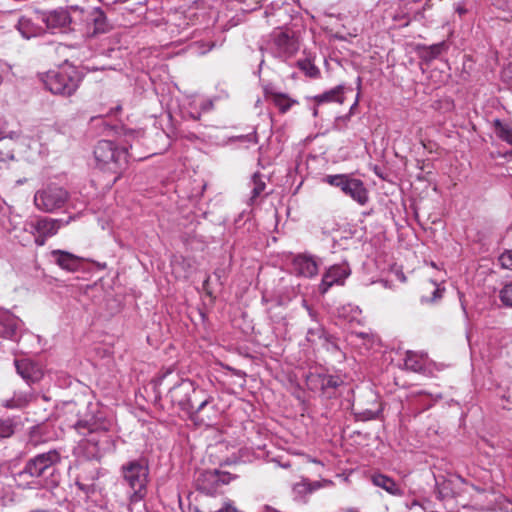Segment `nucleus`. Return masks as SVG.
Returning <instances> with one entry per match:
<instances>
[{
	"instance_id": "1",
	"label": "nucleus",
	"mask_w": 512,
	"mask_h": 512,
	"mask_svg": "<svg viewBox=\"0 0 512 512\" xmlns=\"http://www.w3.org/2000/svg\"><path fill=\"white\" fill-rule=\"evenodd\" d=\"M72 427L84 437L80 448L87 458L100 459L116 450V437L111 433L113 422L96 405L88 403L83 411L79 409Z\"/></svg>"
},
{
	"instance_id": "2",
	"label": "nucleus",
	"mask_w": 512,
	"mask_h": 512,
	"mask_svg": "<svg viewBox=\"0 0 512 512\" xmlns=\"http://www.w3.org/2000/svg\"><path fill=\"white\" fill-rule=\"evenodd\" d=\"M155 387L159 394L161 387H166V399L172 406H177L185 412L191 420L200 419L204 422L201 413L214 401V397L205 389L188 378H182L172 369L166 370L157 377Z\"/></svg>"
},
{
	"instance_id": "3",
	"label": "nucleus",
	"mask_w": 512,
	"mask_h": 512,
	"mask_svg": "<svg viewBox=\"0 0 512 512\" xmlns=\"http://www.w3.org/2000/svg\"><path fill=\"white\" fill-rule=\"evenodd\" d=\"M61 460L57 449L36 454L25 462L20 471L12 474L15 486L22 490L54 489L60 481L58 465Z\"/></svg>"
},
{
	"instance_id": "4",
	"label": "nucleus",
	"mask_w": 512,
	"mask_h": 512,
	"mask_svg": "<svg viewBox=\"0 0 512 512\" xmlns=\"http://www.w3.org/2000/svg\"><path fill=\"white\" fill-rule=\"evenodd\" d=\"M149 472V462L145 457L131 459L121 465L120 475L124 485L129 489V507L146 497Z\"/></svg>"
},
{
	"instance_id": "5",
	"label": "nucleus",
	"mask_w": 512,
	"mask_h": 512,
	"mask_svg": "<svg viewBox=\"0 0 512 512\" xmlns=\"http://www.w3.org/2000/svg\"><path fill=\"white\" fill-rule=\"evenodd\" d=\"M82 76L73 65H63L41 76L45 88L52 94L69 97L78 89Z\"/></svg>"
},
{
	"instance_id": "6",
	"label": "nucleus",
	"mask_w": 512,
	"mask_h": 512,
	"mask_svg": "<svg viewBox=\"0 0 512 512\" xmlns=\"http://www.w3.org/2000/svg\"><path fill=\"white\" fill-rule=\"evenodd\" d=\"M94 157L102 170L120 175L128 163V151L110 140H100L94 148ZM117 176L115 180L118 178Z\"/></svg>"
},
{
	"instance_id": "7",
	"label": "nucleus",
	"mask_w": 512,
	"mask_h": 512,
	"mask_svg": "<svg viewBox=\"0 0 512 512\" xmlns=\"http://www.w3.org/2000/svg\"><path fill=\"white\" fill-rule=\"evenodd\" d=\"M322 182L339 188L342 193L349 196L360 206H365L369 202V192L364 182L353 177L352 174L325 175Z\"/></svg>"
},
{
	"instance_id": "8",
	"label": "nucleus",
	"mask_w": 512,
	"mask_h": 512,
	"mask_svg": "<svg viewBox=\"0 0 512 512\" xmlns=\"http://www.w3.org/2000/svg\"><path fill=\"white\" fill-rule=\"evenodd\" d=\"M34 14L45 25L46 32L65 33L71 28L72 16L68 7H57L51 10L34 9Z\"/></svg>"
},
{
	"instance_id": "9",
	"label": "nucleus",
	"mask_w": 512,
	"mask_h": 512,
	"mask_svg": "<svg viewBox=\"0 0 512 512\" xmlns=\"http://www.w3.org/2000/svg\"><path fill=\"white\" fill-rule=\"evenodd\" d=\"M68 200V192L57 186H48L34 195V204L40 211L52 213L62 208Z\"/></svg>"
},
{
	"instance_id": "10",
	"label": "nucleus",
	"mask_w": 512,
	"mask_h": 512,
	"mask_svg": "<svg viewBox=\"0 0 512 512\" xmlns=\"http://www.w3.org/2000/svg\"><path fill=\"white\" fill-rule=\"evenodd\" d=\"M233 479L235 476L226 471L201 470L197 473L194 483L196 490L206 495H213L220 486L229 484Z\"/></svg>"
},
{
	"instance_id": "11",
	"label": "nucleus",
	"mask_w": 512,
	"mask_h": 512,
	"mask_svg": "<svg viewBox=\"0 0 512 512\" xmlns=\"http://www.w3.org/2000/svg\"><path fill=\"white\" fill-rule=\"evenodd\" d=\"M306 384L312 391H319L327 398L335 396L336 389L343 384L339 376L310 372L306 376Z\"/></svg>"
},
{
	"instance_id": "12",
	"label": "nucleus",
	"mask_w": 512,
	"mask_h": 512,
	"mask_svg": "<svg viewBox=\"0 0 512 512\" xmlns=\"http://www.w3.org/2000/svg\"><path fill=\"white\" fill-rule=\"evenodd\" d=\"M270 49L275 57L285 60L296 54L299 44L294 36L278 30L271 35Z\"/></svg>"
},
{
	"instance_id": "13",
	"label": "nucleus",
	"mask_w": 512,
	"mask_h": 512,
	"mask_svg": "<svg viewBox=\"0 0 512 512\" xmlns=\"http://www.w3.org/2000/svg\"><path fill=\"white\" fill-rule=\"evenodd\" d=\"M17 374L29 385L39 382L44 371L40 363L30 358H19L14 360Z\"/></svg>"
},
{
	"instance_id": "14",
	"label": "nucleus",
	"mask_w": 512,
	"mask_h": 512,
	"mask_svg": "<svg viewBox=\"0 0 512 512\" xmlns=\"http://www.w3.org/2000/svg\"><path fill=\"white\" fill-rule=\"evenodd\" d=\"M351 269L348 263L332 265L324 273L319 290L322 294L326 293L333 285H342L349 277Z\"/></svg>"
},
{
	"instance_id": "15",
	"label": "nucleus",
	"mask_w": 512,
	"mask_h": 512,
	"mask_svg": "<svg viewBox=\"0 0 512 512\" xmlns=\"http://www.w3.org/2000/svg\"><path fill=\"white\" fill-rule=\"evenodd\" d=\"M262 89L265 100L273 103L281 114L287 113L293 106L298 104L296 99L278 91L272 83L263 84Z\"/></svg>"
},
{
	"instance_id": "16",
	"label": "nucleus",
	"mask_w": 512,
	"mask_h": 512,
	"mask_svg": "<svg viewBox=\"0 0 512 512\" xmlns=\"http://www.w3.org/2000/svg\"><path fill=\"white\" fill-rule=\"evenodd\" d=\"M40 21L34 14V10L30 14L22 15L18 18L15 28L24 39H32L41 37L46 34L45 28L38 23Z\"/></svg>"
},
{
	"instance_id": "17",
	"label": "nucleus",
	"mask_w": 512,
	"mask_h": 512,
	"mask_svg": "<svg viewBox=\"0 0 512 512\" xmlns=\"http://www.w3.org/2000/svg\"><path fill=\"white\" fill-rule=\"evenodd\" d=\"M21 321L12 314L0 312V337L17 341Z\"/></svg>"
},
{
	"instance_id": "18",
	"label": "nucleus",
	"mask_w": 512,
	"mask_h": 512,
	"mask_svg": "<svg viewBox=\"0 0 512 512\" xmlns=\"http://www.w3.org/2000/svg\"><path fill=\"white\" fill-rule=\"evenodd\" d=\"M88 23L92 25V35L104 34L112 29L106 13L100 7L92 8L87 16Z\"/></svg>"
},
{
	"instance_id": "19",
	"label": "nucleus",
	"mask_w": 512,
	"mask_h": 512,
	"mask_svg": "<svg viewBox=\"0 0 512 512\" xmlns=\"http://www.w3.org/2000/svg\"><path fill=\"white\" fill-rule=\"evenodd\" d=\"M51 256L58 266L69 272H75L81 268L83 258L64 250H53Z\"/></svg>"
},
{
	"instance_id": "20",
	"label": "nucleus",
	"mask_w": 512,
	"mask_h": 512,
	"mask_svg": "<svg viewBox=\"0 0 512 512\" xmlns=\"http://www.w3.org/2000/svg\"><path fill=\"white\" fill-rule=\"evenodd\" d=\"M448 48L447 42L441 41L432 45L418 44L416 51L423 62L430 63L446 52Z\"/></svg>"
},
{
	"instance_id": "21",
	"label": "nucleus",
	"mask_w": 512,
	"mask_h": 512,
	"mask_svg": "<svg viewBox=\"0 0 512 512\" xmlns=\"http://www.w3.org/2000/svg\"><path fill=\"white\" fill-rule=\"evenodd\" d=\"M293 265L298 274L304 277H314L318 273V263L313 256L298 255L293 260Z\"/></svg>"
},
{
	"instance_id": "22",
	"label": "nucleus",
	"mask_w": 512,
	"mask_h": 512,
	"mask_svg": "<svg viewBox=\"0 0 512 512\" xmlns=\"http://www.w3.org/2000/svg\"><path fill=\"white\" fill-rule=\"evenodd\" d=\"M61 226V221L51 218H40L30 224L32 234H43L52 237L57 234Z\"/></svg>"
},
{
	"instance_id": "23",
	"label": "nucleus",
	"mask_w": 512,
	"mask_h": 512,
	"mask_svg": "<svg viewBox=\"0 0 512 512\" xmlns=\"http://www.w3.org/2000/svg\"><path fill=\"white\" fill-rule=\"evenodd\" d=\"M371 481L375 486L384 489L391 495L400 496L403 494V490L400 485L394 479L385 474H374L371 477Z\"/></svg>"
},
{
	"instance_id": "24",
	"label": "nucleus",
	"mask_w": 512,
	"mask_h": 512,
	"mask_svg": "<svg viewBox=\"0 0 512 512\" xmlns=\"http://www.w3.org/2000/svg\"><path fill=\"white\" fill-rule=\"evenodd\" d=\"M344 90L345 86L343 84H340L328 91L315 95L313 97V100L318 105L331 102L342 104L345 101Z\"/></svg>"
},
{
	"instance_id": "25",
	"label": "nucleus",
	"mask_w": 512,
	"mask_h": 512,
	"mask_svg": "<svg viewBox=\"0 0 512 512\" xmlns=\"http://www.w3.org/2000/svg\"><path fill=\"white\" fill-rule=\"evenodd\" d=\"M425 360L424 358L413 352L407 351L404 359V366L407 370L412 372L421 373L424 371Z\"/></svg>"
},
{
	"instance_id": "26",
	"label": "nucleus",
	"mask_w": 512,
	"mask_h": 512,
	"mask_svg": "<svg viewBox=\"0 0 512 512\" xmlns=\"http://www.w3.org/2000/svg\"><path fill=\"white\" fill-rule=\"evenodd\" d=\"M428 286L429 287H427L426 289L430 290L431 296L423 294L421 296L422 303H434L443 297L445 288L441 287L439 284L432 280L428 282Z\"/></svg>"
},
{
	"instance_id": "27",
	"label": "nucleus",
	"mask_w": 512,
	"mask_h": 512,
	"mask_svg": "<svg viewBox=\"0 0 512 512\" xmlns=\"http://www.w3.org/2000/svg\"><path fill=\"white\" fill-rule=\"evenodd\" d=\"M251 197L250 201L253 202L257 197H259L266 188V183L264 181V176L260 173H254L251 178Z\"/></svg>"
},
{
	"instance_id": "28",
	"label": "nucleus",
	"mask_w": 512,
	"mask_h": 512,
	"mask_svg": "<svg viewBox=\"0 0 512 512\" xmlns=\"http://www.w3.org/2000/svg\"><path fill=\"white\" fill-rule=\"evenodd\" d=\"M16 427L17 423L13 418H0V441L12 437Z\"/></svg>"
},
{
	"instance_id": "29",
	"label": "nucleus",
	"mask_w": 512,
	"mask_h": 512,
	"mask_svg": "<svg viewBox=\"0 0 512 512\" xmlns=\"http://www.w3.org/2000/svg\"><path fill=\"white\" fill-rule=\"evenodd\" d=\"M30 400L28 394L25 393H14L13 397L5 400L3 406L8 409H18L26 406Z\"/></svg>"
},
{
	"instance_id": "30",
	"label": "nucleus",
	"mask_w": 512,
	"mask_h": 512,
	"mask_svg": "<svg viewBox=\"0 0 512 512\" xmlns=\"http://www.w3.org/2000/svg\"><path fill=\"white\" fill-rule=\"evenodd\" d=\"M308 478L302 477L301 481L295 483L292 486V493L296 500L305 501L306 498L310 495L308 489Z\"/></svg>"
},
{
	"instance_id": "31",
	"label": "nucleus",
	"mask_w": 512,
	"mask_h": 512,
	"mask_svg": "<svg viewBox=\"0 0 512 512\" xmlns=\"http://www.w3.org/2000/svg\"><path fill=\"white\" fill-rule=\"evenodd\" d=\"M299 69L304 72V74L310 78H318L320 76L319 68L312 63L309 59L299 60L297 62Z\"/></svg>"
},
{
	"instance_id": "32",
	"label": "nucleus",
	"mask_w": 512,
	"mask_h": 512,
	"mask_svg": "<svg viewBox=\"0 0 512 512\" xmlns=\"http://www.w3.org/2000/svg\"><path fill=\"white\" fill-rule=\"evenodd\" d=\"M495 126L497 127V134L499 138L512 145V128L507 125H503L498 119L495 121Z\"/></svg>"
},
{
	"instance_id": "33",
	"label": "nucleus",
	"mask_w": 512,
	"mask_h": 512,
	"mask_svg": "<svg viewBox=\"0 0 512 512\" xmlns=\"http://www.w3.org/2000/svg\"><path fill=\"white\" fill-rule=\"evenodd\" d=\"M499 298L506 307H512V283L503 286L499 292Z\"/></svg>"
},
{
	"instance_id": "34",
	"label": "nucleus",
	"mask_w": 512,
	"mask_h": 512,
	"mask_svg": "<svg viewBox=\"0 0 512 512\" xmlns=\"http://www.w3.org/2000/svg\"><path fill=\"white\" fill-rule=\"evenodd\" d=\"M324 336V329L317 325L316 327L309 328L307 331V341L316 342L317 339H321Z\"/></svg>"
},
{
	"instance_id": "35",
	"label": "nucleus",
	"mask_w": 512,
	"mask_h": 512,
	"mask_svg": "<svg viewBox=\"0 0 512 512\" xmlns=\"http://www.w3.org/2000/svg\"><path fill=\"white\" fill-rule=\"evenodd\" d=\"M498 262L502 268L512 270V250H505L499 256Z\"/></svg>"
},
{
	"instance_id": "36",
	"label": "nucleus",
	"mask_w": 512,
	"mask_h": 512,
	"mask_svg": "<svg viewBox=\"0 0 512 512\" xmlns=\"http://www.w3.org/2000/svg\"><path fill=\"white\" fill-rule=\"evenodd\" d=\"M333 482L331 480H326V479H323V480H319V481H310L308 479V489H309V492H310V495L312 493H314L315 491L321 489V488H324L326 486H330L332 485Z\"/></svg>"
},
{
	"instance_id": "37",
	"label": "nucleus",
	"mask_w": 512,
	"mask_h": 512,
	"mask_svg": "<svg viewBox=\"0 0 512 512\" xmlns=\"http://www.w3.org/2000/svg\"><path fill=\"white\" fill-rule=\"evenodd\" d=\"M85 480H87V477L80 474L75 484L81 491L85 492L86 494H89L90 492L94 491V485L93 483H84Z\"/></svg>"
},
{
	"instance_id": "38",
	"label": "nucleus",
	"mask_w": 512,
	"mask_h": 512,
	"mask_svg": "<svg viewBox=\"0 0 512 512\" xmlns=\"http://www.w3.org/2000/svg\"><path fill=\"white\" fill-rule=\"evenodd\" d=\"M380 411L374 412L372 410H364L358 414V418L362 421L374 420L379 416Z\"/></svg>"
},
{
	"instance_id": "39",
	"label": "nucleus",
	"mask_w": 512,
	"mask_h": 512,
	"mask_svg": "<svg viewBox=\"0 0 512 512\" xmlns=\"http://www.w3.org/2000/svg\"><path fill=\"white\" fill-rule=\"evenodd\" d=\"M503 78L507 83L512 85V62L503 70Z\"/></svg>"
},
{
	"instance_id": "40",
	"label": "nucleus",
	"mask_w": 512,
	"mask_h": 512,
	"mask_svg": "<svg viewBox=\"0 0 512 512\" xmlns=\"http://www.w3.org/2000/svg\"><path fill=\"white\" fill-rule=\"evenodd\" d=\"M455 12L458 13L460 17L467 14L468 10L466 9L465 5L463 3H458L455 5Z\"/></svg>"
},
{
	"instance_id": "41",
	"label": "nucleus",
	"mask_w": 512,
	"mask_h": 512,
	"mask_svg": "<svg viewBox=\"0 0 512 512\" xmlns=\"http://www.w3.org/2000/svg\"><path fill=\"white\" fill-rule=\"evenodd\" d=\"M35 235V243L37 246H43L46 242V239L48 236H45L43 234H34Z\"/></svg>"
},
{
	"instance_id": "42",
	"label": "nucleus",
	"mask_w": 512,
	"mask_h": 512,
	"mask_svg": "<svg viewBox=\"0 0 512 512\" xmlns=\"http://www.w3.org/2000/svg\"><path fill=\"white\" fill-rule=\"evenodd\" d=\"M99 477V473L96 469H94L92 472H91V480L94 481L95 479H98Z\"/></svg>"
},
{
	"instance_id": "43",
	"label": "nucleus",
	"mask_w": 512,
	"mask_h": 512,
	"mask_svg": "<svg viewBox=\"0 0 512 512\" xmlns=\"http://www.w3.org/2000/svg\"><path fill=\"white\" fill-rule=\"evenodd\" d=\"M276 462H277V464H278L280 467H282V468H285V469H286V468H290V467H291L290 462H284V463H281V462H279V461H276Z\"/></svg>"
},
{
	"instance_id": "44",
	"label": "nucleus",
	"mask_w": 512,
	"mask_h": 512,
	"mask_svg": "<svg viewBox=\"0 0 512 512\" xmlns=\"http://www.w3.org/2000/svg\"><path fill=\"white\" fill-rule=\"evenodd\" d=\"M414 507H421V508H422V505H421L418 501L414 500V501L411 503V505H409V506H408V508H409V509H412V508H414Z\"/></svg>"
},
{
	"instance_id": "45",
	"label": "nucleus",
	"mask_w": 512,
	"mask_h": 512,
	"mask_svg": "<svg viewBox=\"0 0 512 512\" xmlns=\"http://www.w3.org/2000/svg\"><path fill=\"white\" fill-rule=\"evenodd\" d=\"M303 306L308 310L309 314L311 316H313L312 314V309L310 308V306L307 304L306 300H303Z\"/></svg>"
},
{
	"instance_id": "46",
	"label": "nucleus",
	"mask_w": 512,
	"mask_h": 512,
	"mask_svg": "<svg viewBox=\"0 0 512 512\" xmlns=\"http://www.w3.org/2000/svg\"><path fill=\"white\" fill-rule=\"evenodd\" d=\"M430 8V4H429V1H427L424 6H423V11H425L426 9Z\"/></svg>"
},
{
	"instance_id": "47",
	"label": "nucleus",
	"mask_w": 512,
	"mask_h": 512,
	"mask_svg": "<svg viewBox=\"0 0 512 512\" xmlns=\"http://www.w3.org/2000/svg\"><path fill=\"white\" fill-rule=\"evenodd\" d=\"M360 86H361V77H358L357 78V87H358V89H360Z\"/></svg>"
},
{
	"instance_id": "48",
	"label": "nucleus",
	"mask_w": 512,
	"mask_h": 512,
	"mask_svg": "<svg viewBox=\"0 0 512 512\" xmlns=\"http://www.w3.org/2000/svg\"><path fill=\"white\" fill-rule=\"evenodd\" d=\"M209 281H210V276H208L206 278V280L203 282V286L206 287V285L208 284Z\"/></svg>"
},
{
	"instance_id": "49",
	"label": "nucleus",
	"mask_w": 512,
	"mask_h": 512,
	"mask_svg": "<svg viewBox=\"0 0 512 512\" xmlns=\"http://www.w3.org/2000/svg\"><path fill=\"white\" fill-rule=\"evenodd\" d=\"M30 512H49V511L43 510V509H37V510L30 511Z\"/></svg>"
},
{
	"instance_id": "50",
	"label": "nucleus",
	"mask_w": 512,
	"mask_h": 512,
	"mask_svg": "<svg viewBox=\"0 0 512 512\" xmlns=\"http://www.w3.org/2000/svg\"><path fill=\"white\" fill-rule=\"evenodd\" d=\"M317 115H318V111H317V109H314L313 110V116L316 117Z\"/></svg>"
},
{
	"instance_id": "51",
	"label": "nucleus",
	"mask_w": 512,
	"mask_h": 512,
	"mask_svg": "<svg viewBox=\"0 0 512 512\" xmlns=\"http://www.w3.org/2000/svg\"><path fill=\"white\" fill-rule=\"evenodd\" d=\"M214 275H215L218 279H220V274H219L217 271H215V272H214Z\"/></svg>"
},
{
	"instance_id": "52",
	"label": "nucleus",
	"mask_w": 512,
	"mask_h": 512,
	"mask_svg": "<svg viewBox=\"0 0 512 512\" xmlns=\"http://www.w3.org/2000/svg\"><path fill=\"white\" fill-rule=\"evenodd\" d=\"M510 155H512V151L510 152Z\"/></svg>"
}]
</instances>
